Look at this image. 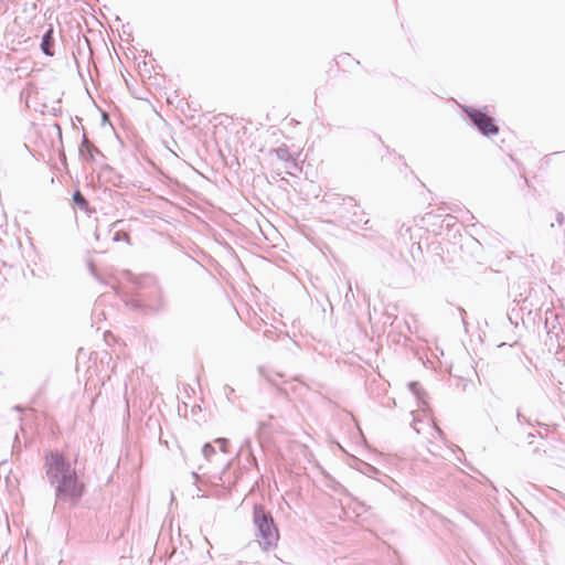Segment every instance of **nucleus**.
Instances as JSON below:
<instances>
[{
  "label": "nucleus",
  "instance_id": "nucleus-1",
  "mask_svg": "<svg viewBox=\"0 0 565 565\" xmlns=\"http://www.w3.org/2000/svg\"><path fill=\"white\" fill-rule=\"evenodd\" d=\"M254 522L258 529L260 541L259 544L264 550L275 547L279 541L278 529L274 524L270 513L266 512L263 507H255Z\"/></svg>",
  "mask_w": 565,
  "mask_h": 565
},
{
  "label": "nucleus",
  "instance_id": "nucleus-3",
  "mask_svg": "<svg viewBox=\"0 0 565 565\" xmlns=\"http://www.w3.org/2000/svg\"><path fill=\"white\" fill-rule=\"evenodd\" d=\"M52 484H55L57 495L63 499L75 500L83 495L85 484L78 480L76 471L62 476Z\"/></svg>",
  "mask_w": 565,
  "mask_h": 565
},
{
  "label": "nucleus",
  "instance_id": "nucleus-2",
  "mask_svg": "<svg viewBox=\"0 0 565 565\" xmlns=\"http://www.w3.org/2000/svg\"><path fill=\"white\" fill-rule=\"evenodd\" d=\"M44 467L51 483L75 470L66 455L58 450H49L44 454Z\"/></svg>",
  "mask_w": 565,
  "mask_h": 565
},
{
  "label": "nucleus",
  "instance_id": "nucleus-10",
  "mask_svg": "<svg viewBox=\"0 0 565 565\" xmlns=\"http://www.w3.org/2000/svg\"><path fill=\"white\" fill-rule=\"evenodd\" d=\"M555 221L557 225H562L564 223V216L562 213H555Z\"/></svg>",
  "mask_w": 565,
  "mask_h": 565
},
{
  "label": "nucleus",
  "instance_id": "nucleus-11",
  "mask_svg": "<svg viewBox=\"0 0 565 565\" xmlns=\"http://www.w3.org/2000/svg\"><path fill=\"white\" fill-rule=\"evenodd\" d=\"M203 451H204L205 456H210L214 451V449L211 445L206 444L203 448Z\"/></svg>",
  "mask_w": 565,
  "mask_h": 565
},
{
  "label": "nucleus",
  "instance_id": "nucleus-8",
  "mask_svg": "<svg viewBox=\"0 0 565 565\" xmlns=\"http://www.w3.org/2000/svg\"><path fill=\"white\" fill-rule=\"evenodd\" d=\"M114 241L115 242H124L126 244H130V236L125 231H118L114 235Z\"/></svg>",
  "mask_w": 565,
  "mask_h": 565
},
{
  "label": "nucleus",
  "instance_id": "nucleus-12",
  "mask_svg": "<svg viewBox=\"0 0 565 565\" xmlns=\"http://www.w3.org/2000/svg\"><path fill=\"white\" fill-rule=\"evenodd\" d=\"M556 154H557L556 152H553V154H551V156L548 157V161H551V160H552V157H553V156H556Z\"/></svg>",
  "mask_w": 565,
  "mask_h": 565
},
{
  "label": "nucleus",
  "instance_id": "nucleus-7",
  "mask_svg": "<svg viewBox=\"0 0 565 565\" xmlns=\"http://www.w3.org/2000/svg\"><path fill=\"white\" fill-rule=\"evenodd\" d=\"M73 201L78 205L81 206L82 209H86L88 203L86 201V199L83 196V194L77 190L75 191V193L73 194Z\"/></svg>",
  "mask_w": 565,
  "mask_h": 565
},
{
  "label": "nucleus",
  "instance_id": "nucleus-5",
  "mask_svg": "<svg viewBox=\"0 0 565 565\" xmlns=\"http://www.w3.org/2000/svg\"><path fill=\"white\" fill-rule=\"evenodd\" d=\"M52 33H53V30L50 29L43 36V41H42V50L43 52L46 54V55H53V53L50 51V46L52 44Z\"/></svg>",
  "mask_w": 565,
  "mask_h": 565
},
{
  "label": "nucleus",
  "instance_id": "nucleus-9",
  "mask_svg": "<svg viewBox=\"0 0 565 565\" xmlns=\"http://www.w3.org/2000/svg\"><path fill=\"white\" fill-rule=\"evenodd\" d=\"M338 58H339V61L337 62L338 64H340V63H345V64H348V63H350V62H354V60H353V58L351 57V55H350V54H348V53L340 54V55L338 56Z\"/></svg>",
  "mask_w": 565,
  "mask_h": 565
},
{
  "label": "nucleus",
  "instance_id": "nucleus-6",
  "mask_svg": "<svg viewBox=\"0 0 565 565\" xmlns=\"http://www.w3.org/2000/svg\"><path fill=\"white\" fill-rule=\"evenodd\" d=\"M276 154L280 160L295 162L294 157L289 153L286 147H279L276 149Z\"/></svg>",
  "mask_w": 565,
  "mask_h": 565
},
{
  "label": "nucleus",
  "instance_id": "nucleus-4",
  "mask_svg": "<svg viewBox=\"0 0 565 565\" xmlns=\"http://www.w3.org/2000/svg\"><path fill=\"white\" fill-rule=\"evenodd\" d=\"M466 113L483 135L492 136L499 132V128L495 125L493 118L488 116L482 110L468 108L466 109Z\"/></svg>",
  "mask_w": 565,
  "mask_h": 565
}]
</instances>
